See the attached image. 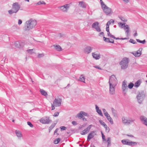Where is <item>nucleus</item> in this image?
I'll use <instances>...</instances> for the list:
<instances>
[{
	"label": "nucleus",
	"mask_w": 147,
	"mask_h": 147,
	"mask_svg": "<svg viewBox=\"0 0 147 147\" xmlns=\"http://www.w3.org/2000/svg\"><path fill=\"white\" fill-rule=\"evenodd\" d=\"M104 115L106 116V117L109 116V115L107 112H106L105 113H104Z\"/></svg>",
	"instance_id": "60"
},
{
	"label": "nucleus",
	"mask_w": 147,
	"mask_h": 147,
	"mask_svg": "<svg viewBox=\"0 0 147 147\" xmlns=\"http://www.w3.org/2000/svg\"><path fill=\"white\" fill-rule=\"evenodd\" d=\"M129 140L123 139L121 140V142L123 144L127 145L130 146H134L137 144V143L136 142L132 141L129 142Z\"/></svg>",
	"instance_id": "6"
},
{
	"label": "nucleus",
	"mask_w": 147,
	"mask_h": 147,
	"mask_svg": "<svg viewBox=\"0 0 147 147\" xmlns=\"http://www.w3.org/2000/svg\"><path fill=\"white\" fill-rule=\"evenodd\" d=\"M8 12L9 13V14L11 15L13 13H16V12H15V11H14L13 9L12 10H9L8 11Z\"/></svg>",
	"instance_id": "36"
},
{
	"label": "nucleus",
	"mask_w": 147,
	"mask_h": 147,
	"mask_svg": "<svg viewBox=\"0 0 147 147\" xmlns=\"http://www.w3.org/2000/svg\"><path fill=\"white\" fill-rule=\"evenodd\" d=\"M40 121L43 124H49L51 122V121L49 117H44L40 119Z\"/></svg>",
	"instance_id": "7"
},
{
	"label": "nucleus",
	"mask_w": 147,
	"mask_h": 147,
	"mask_svg": "<svg viewBox=\"0 0 147 147\" xmlns=\"http://www.w3.org/2000/svg\"><path fill=\"white\" fill-rule=\"evenodd\" d=\"M95 131H92L90 133L88 134L87 137V141H89L94 136L93 135Z\"/></svg>",
	"instance_id": "18"
},
{
	"label": "nucleus",
	"mask_w": 147,
	"mask_h": 147,
	"mask_svg": "<svg viewBox=\"0 0 147 147\" xmlns=\"http://www.w3.org/2000/svg\"><path fill=\"white\" fill-rule=\"evenodd\" d=\"M100 2L101 3V6L102 9L104 8V7H105V6H106L104 3L103 2L102 0H100Z\"/></svg>",
	"instance_id": "34"
},
{
	"label": "nucleus",
	"mask_w": 147,
	"mask_h": 147,
	"mask_svg": "<svg viewBox=\"0 0 147 147\" xmlns=\"http://www.w3.org/2000/svg\"><path fill=\"white\" fill-rule=\"evenodd\" d=\"M101 134H102V139L103 141H106V139L105 138V136L104 135V134H103V133L102 131H101Z\"/></svg>",
	"instance_id": "42"
},
{
	"label": "nucleus",
	"mask_w": 147,
	"mask_h": 147,
	"mask_svg": "<svg viewBox=\"0 0 147 147\" xmlns=\"http://www.w3.org/2000/svg\"><path fill=\"white\" fill-rule=\"evenodd\" d=\"M134 84L132 83H129L128 85V87L129 89H131L134 86Z\"/></svg>",
	"instance_id": "35"
},
{
	"label": "nucleus",
	"mask_w": 147,
	"mask_h": 147,
	"mask_svg": "<svg viewBox=\"0 0 147 147\" xmlns=\"http://www.w3.org/2000/svg\"><path fill=\"white\" fill-rule=\"evenodd\" d=\"M122 122L124 124H129L131 123L134 122L135 120L131 119H126L124 117L122 118Z\"/></svg>",
	"instance_id": "11"
},
{
	"label": "nucleus",
	"mask_w": 147,
	"mask_h": 147,
	"mask_svg": "<svg viewBox=\"0 0 147 147\" xmlns=\"http://www.w3.org/2000/svg\"><path fill=\"white\" fill-rule=\"evenodd\" d=\"M19 43L18 42H16L15 43V45L17 47H19Z\"/></svg>",
	"instance_id": "51"
},
{
	"label": "nucleus",
	"mask_w": 147,
	"mask_h": 147,
	"mask_svg": "<svg viewBox=\"0 0 147 147\" xmlns=\"http://www.w3.org/2000/svg\"><path fill=\"white\" fill-rule=\"evenodd\" d=\"M100 35H102L103 36H104V34L103 32H101L99 33V36H100Z\"/></svg>",
	"instance_id": "62"
},
{
	"label": "nucleus",
	"mask_w": 147,
	"mask_h": 147,
	"mask_svg": "<svg viewBox=\"0 0 147 147\" xmlns=\"http://www.w3.org/2000/svg\"><path fill=\"white\" fill-rule=\"evenodd\" d=\"M95 107L96 109L97 112L99 115L102 116H103L101 110L99 109V108L97 105H95Z\"/></svg>",
	"instance_id": "21"
},
{
	"label": "nucleus",
	"mask_w": 147,
	"mask_h": 147,
	"mask_svg": "<svg viewBox=\"0 0 147 147\" xmlns=\"http://www.w3.org/2000/svg\"><path fill=\"white\" fill-rule=\"evenodd\" d=\"M109 83V93L111 95H113L115 94V87L117 84V81L115 75H112L110 76Z\"/></svg>",
	"instance_id": "1"
},
{
	"label": "nucleus",
	"mask_w": 147,
	"mask_h": 147,
	"mask_svg": "<svg viewBox=\"0 0 147 147\" xmlns=\"http://www.w3.org/2000/svg\"><path fill=\"white\" fill-rule=\"evenodd\" d=\"M56 124L55 123H53L50 126L49 128V131L50 132L54 127Z\"/></svg>",
	"instance_id": "32"
},
{
	"label": "nucleus",
	"mask_w": 147,
	"mask_h": 147,
	"mask_svg": "<svg viewBox=\"0 0 147 147\" xmlns=\"http://www.w3.org/2000/svg\"><path fill=\"white\" fill-rule=\"evenodd\" d=\"M137 35H138V34H137V31L136 30L135 31V33L134 34V36H137Z\"/></svg>",
	"instance_id": "64"
},
{
	"label": "nucleus",
	"mask_w": 147,
	"mask_h": 147,
	"mask_svg": "<svg viewBox=\"0 0 147 147\" xmlns=\"http://www.w3.org/2000/svg\"><path fill=\"white\" fill-rule=\"evenodd\" d=\"M105 7L102 9L106 15L110 16L113 13L111 9L107 6H105Z\"/></svg>",
	"instance_id": "5"
},
{
	"label": "nucleus",
	"mask_w": 147,
	"mask_h": 147,
	"mask_svg": "<svg viewBox=\"0 0 147 147\" xmlns=\"http://www.w3.org/2000/svg\"><path fill=\"white\" fill-rule=\"evenodd\" d=\"M119 18L123 22H126L127 21V20L126 19H125L122 16H119Z\"/></svg>",
	"instance_id": "33"
},
{
	"label": "nucleus",
	"mask_w": 147,
	"mask_h": 147,
	"mask_svg": "<svg viewBox=\"0 0 147 147\" xmlns=\"http://www.w3.org/2000/svg\"><path fill=\"white\" fill-rule=\"evenodd\" d=\"M22 21L20 19L18 20V24L19 25H20L22 24Z\"/></svg>",
	"instance_id": "56"
},
{
	"label": "nucleus",
	"mask_w": 147,
	"mask_h": 147,
	"mask_svg": "<svg viewBox=\"0 0 147 147\" xmlns=\"http://www.w3.org/2000/svg\"><path fill=\"white\" fill-rule=\"evenodd\" d=\"M60 128L61 130H64L67 129V127L64 126H61L60 127Z\"/></svg>",
	"instance_id": "47"
},
{
	"label": "nucleus",
	"mask_w": 147,
	"mask_h": 147,
	"mask_svg": "<svg viewBox=\"0 0 147 147\" xmlns=\"http://www.w3.org/2000/svg\"><path fill=\"white\" fill-rule=\"evenodd\" d=\"M16 133L17 136L18 137H21L22 136V134L20 131L16 130Z\"/></svg>",
	"instance_id": "28"
},
{
	"label": "nucleus",
	"mask_w": 147,
	"mask_h": 147,
	"mask_svg": "<svg viewBox=\"0 0 147 147\" xmlns=\"http://www.w3.org/2000/svg\"><path fill=\"white\" fill-rule=\"evenodd\" d=\"M129 62V59L127 58H123L120 62L119 64L121 66V68L123 69H126L128 67V63Z\"/></svg>",
	"instance_id": "3"
},
{
	"label": "nucleus",
	"mask_w": 147,
	"mask_h": 147,
	"mask_svg": "<svg viewBox=\"0 0 147 147\" xmlns=\"http://www.w3.org/2000/svg\"><path fill=\"white\" fill-rule=\"evenodd\" d=\"M36 22L35 20H30L26 22V26L25 27V30H29L34 27L36 24Z\"/></svg>",
	"instance_id": "2"
},
{
	"label": "nucleus",
	"mask_w": 147,
	"mask_h": 147,
	"mask_svg": "<svg viewBox=\"0 0 147 147\" xmlns=\"http://www.w3.org/2000/svg\"><path fill=\"white\" fill-rule=\"evenodd\" d=\"M107 32V35H108V36H110V37L111 38H112V37H111V35H113L111 34H110V32L109 31V32Z\"/></svg>",
	"instance_id": "58"
},
{
	"label": "nucleus",
	"mask_w": 147,
	"mask_h": 147,
	"mask_svg": "<svg viewBox=\"0 0 147 147\" xmlns=\"http://www.w3.org/2000/svg\"><path fill=\"white\" fill-rule=\"evenodd\" d=\"M99 23L98 22H95L92 24V27L93 28L95 29L97 31L100 32L101 30L100 27L99 26Z\"/></svg>",
	"instance_id": "8"
},
{
	"label": "nucleus",
	"mask_w": 147,
	"mask_h": 147,
	"mask_svg": "<svg viewBox=\"0 0 147 147\" xmlns=\"http://www.w3.org/2000/svg\"><path fill=\"white\" fill-rule=\"evenodd\" d=\"M53 46L54 47L55 50L58 51H60L62 50L61 47L59 45H53Z\"/></svg>",
	"instance_id": "23"
},
{
	"label": "nucleus",
	"mask_w": 147,
	"mask_h": 147,
	"mask_svg": "<svg viewBox=\"0 0 147 147\" xmlns=\"http://www.w3.org/2000/svg\"><path fill=\"white\" fill-rule=\"evenodd\" d=\"M72 123L73 124V125H76L77 124V122L74 121H73L72 122Z\"/></svg>",
	"instance_id": "55"
},
{
	"label": "nucleus",
	"mask_w": 147,
	"mask_h": 147,
	"mask_svg": "<svg viewBox=\"0 0 147 147\" xmlns=\"http://www.w3.org/2000/svg\"><path fill=\"white\" fill-rule=\"evenodd\" d=\"M92 48L90 46H87L84 49V52L86 54H88L91 52Z\"/></svg>",
	"instance_id": "15"
},
{
	"label": "nucleus",
	"mask_w": 147,
	"mask_h": 147,
	"mask_svg": "<svg viewBox=\"0 0 147 147\" xmlns=\"http://www.w3.org/2000/svg\"><path fill=\"white\" fill-rule=\"evenodd\" d=\"M142 49L140 48L137 51H134L132 53V54L135 56L136 57H138L140 56L141 54V51H142Z\"/></svg>",
	"instance_id": "16"
},
{
	"label": "nucleus",
	"mask_w": 147,
	"mask_h": 147,
	"mask_svg": "<svg viewBox=\"0 0 147 147\" xmlns=\"http://www.w3.org/2000/svg\"><path fill=\"white\" fill-rule=\"evenodd\" d=\"M79 80L85 83V78L82 75L80 76L79 79Z\"/></svg>",
	"instance_id": "29"
},
{
	"label": "nucleus",
	"mask_w": 147,
	"mask_h": 147,
	"mask_svg": "<svg viewBox=\"0 0 147 147\" xmlns=\"http://www.w3.org/2000/svg\"><path fill=\"white\" fill-rule=\"evenodd\" d=\"M61 140L60 138H57L54 141V143L55 144H57Z\"/></svg>",
	"instance_id": "30"
},
{
	"label": "nucleus",
	"mask_w": 147,
	"mask_h": 147,
	"mask_svg": "<svg viewBox=\"0 0 147 147\" xmlns=\"http://www.w3.org/2000/svg\"><path fill=\"white\" fill-rule=\"evenodd\" d=\"M136 40L138 42H139L140 43H141L143 44H145L146 42V41L145 40H144L142 41L140 40L139 39H136Z\"/></svg>",
	"instance_id": "31"
},
{
	"label": "nucleus",
	"mask_w": 147,
	"mask_h": 147,
	"mask_svg": "<svg viewBox=\"0 0 147 147\" xmlns=\"http://www.w3.org/2000/svg\"><path fill=\"white\" fill-rule=\"evenodd\" d=\"M79 5L80 6L83 8H85L86 7V5L85 3L83 1H79L78 2Z\"/></svg>",
	"instance_id": "22"
},
{
	"label": "nucleus",
	"mask_w": 147,
	"mask_h": 147,
	"mask_svg": "<svg viewBox=\"0 0 147 147\" xmlns=\"http://www.w3.org/2000/svg\"><path fill=\"white\" fill-rule=\"evenodd\" d=\"M45 3L43 1H40L37 3V4L38 5H40L41 4H45Z\"/></svg>",
	"instance_id": "43"
},
{
	"label": "nucleus",
	"mask_w": 147,
	"mask_h": 147,
	"mask_svg": "<svg viewBox=\"0 0 147 147\" xmlns=\"http://www.w3.org/2000/svg\"><path fill=\"white\" fill-rule=\"evenodd\" d=\"M129 42L133 43V44H136L137 42L133 39H131L129 40Z\"/></svg>",
	"instance_id": "38"
},
{
	"label": "nucleus",
	"mask_w": 147,
	"mask_h": 147,
	"mask_svg": "<svg viewBox=\"0 0 147 147\" xmlns=\"http://www.w3.org/2000/svg\"><path fill=\"white\" fill-rule=\"evenodd\" d=\"M27 124L31 127H33V125L31 123L30 121L27 122Z\"/></svg>",
	"instance_id": "45"
},
{
	"label": "nucleus",
	"mask_w": 147,
	"mask_h": 147,
	"mask_svg": "<svg viewBox=\"0 0 147 147\" xmlns=\"http://www.w3.org/2000/svg\"><path fill=\"white\" fill-rule=\"evenodd\" d=\"M92 126V125H89L87 128L81 131L80 134L82 135H84L87 134L90 131L91 128Z\"/></svg>",
	"instance_id": "13"
},
{
	"label": "nucleus",
	"mask_w": 147,
	"mask_h": 147,
	"mask_svg": "<svg viewBox=\"0 0 147 147\" xmlns=\"http://www.w3.org/2000/svg\"><path fill=\"white\" fill-rule=\"evenodd\" d=\"M129 26H128V25H124V29H125H125H129Z\"/></svg>",
	"instance_id": "48"
},
{
	"label": "nucleus",
	"mask_w": 147,
	"mask_h": 147,
	"mask_svg": "<svg viewBox=\"0 0 147 147\" xmlns=\"http://www.w3.org/2000/svg\"><path fill=\"white\" fill-rule=\"evenodd\" d=\"M108 43H113L114 42V40L113 39H111V40H108Z\"/></svg>",
	"instance_id": "52"
},
{
	"label": "nucleus",
	"mask_w": 147,
	"mask_h": 147,
	"mask_svg": "<svg viewBox=\"0 0 147 147\" xmlns=\"http://www.w3.org/2000/svg\"><path fill=\"white\" fill-rule=\"evenodd\" d=\"M92 54L93 57L96 59H98L100 58V54H97L94 53H92Z\"/></svg>",
	"instance_id": "20"
},
{
	"label": "nucleus",
	"mask_w": 147,
	"mask_h": 147,
	"mask_svg": "<svg viewBox=\"0 0 147 147\" xmlns=\"http://www.w3.org/2000/svg\"><path fill=\"white\" fill-rule=\"evenodd\" d=\"M69 4H66L63 6L59 7H58V8L62 11L66 12L69 9Z\"/></svg>",
	"instance_id": "9"
},
{
	"label": "nucleus",
	"mask_w": 147,
	"mask_h": 147,
	"mask_svg": "<svg viewBox=\"0 0 147 147\" xmlns=\"http://www.w3.org/2000/svg\"><path fill=\"white\" fill-rule=\"evenodd\" d=\"M12 9L17 13L20 8V5L17 2L14 3L12 4Z\"/></svg>",
	"instance_id": "10"
},
{
	"label": "nucleus",
	"mask_w": 147,
	"mask_h": 147,
	"mask_svg": "<svg viewBox=\"0 0 147 147\" xmlns=\"http://www.w3.org/2000/svg\"><path fill=\"white\" fill-rule=\"evenodd\" d=\"M111 37H112V38H114V39H116V40H120V38H116L115 37L114 35H111Z\"/></svg>",
	"instance_id": "50"
},
{
	"label": "nucleus",
	"mask_w": 147,
	"mask_h": 147,
	"mask_svg": "<svg viewBox=\"0 0 147 147\" xmlns=\"http://www.w3.org/2000/svg\"><path fill=\"white\" fill-rule=\"evenodd\" d=\"M126 3H128L129 2L130 0H123Z\"/></svg>",
	"instance_id": "59"
},
{
	"label": "nucleus",
	"mask_w": 147,
	"mask_h": 147,
	"mask_svg": "<svg viewBox=\"0 0 147 147\" xmlns=\"http://www.w3.org/2000/svg\"><path fill=\"white\" fill-rule=\"evenodd\" d=\"M59 113L58 112H57L54 113V115H53V116L54 117H57L59 115Z\"/></svg>",
	"instance_id": "46"
},
{
	"label": "nucleus",
	"mask_w": 147,
	"mask_h": 147,
	"mask_svg": "<svg viewBox=\"0 0 147 147\" xmlns=\"http://www.w3.org/2000/svg\"><path fill=\"white\" fill-rule=\"evenodd\" d=\"M107 147H109L111 146V139L110 137H108L107 139Z\"/></svg>",
	"instance_id": "24"
},
{
	"label": "nucleus",
	"mask_w": 147,
	"mask_h": 147,
	"mask_svg": "<svg viewBox=\"0 0 147 147\" xmlns=\"http://www.w3.org/2000/svg\"><path fill=\"white\" fill-rule=\"evenodd\" d=\"M107 119L110 122L111 124H113V122L112 118L111 117L110 115H109V116L106 117Z\"/></svg>",
	"instance_id": "26"
},
{
	"label": "nucleus",
	"mask_w": 147,
	"mask_h": 147,
	"mask_svg": "<svg viewBox=\"0 0 147 147\" xmlns=\"http://www.w3.org/2000/svg\"><path fill=\"white\" fill-rule=\"evenodd\" d=\"M61 100L60 98L57 99L55 98L53 102V104L56 107H60L61 105Z\"/></svg>",
	"instance_id": "12"
},
{
	"label": "nucleus",
	"mask_w": 147,
	"mask_h": 147,
	"mask_svg": "<svg viewBox=\"0 0 147 147\" xmlns=\"http://www.w3.org/2000/svg\"><path fill=\"white\" fill-rule=\"evenodd\" d=\"M109 22H110L111 24V23L113 24L114 22V21L113 19H111L110 21H109Z\"/></svg>",
	"instance_id": "61"
},
{
	"label": "nucleus",
	"mask_w": 147,
	"mask_h": 147,
	"mask_svg": "<svg viewBox=\"0 0 147 147\" xmlns=\"http://www.w3.org/2000/svg\"><path fill=\"white\" fill-rule=\"evenodd\" d=\"M140 119L143 123L147 126V118L144 116H141L140 117Z\"/></svg>",
	"instance_id": "14"
},
{
	"label": "nucleus",
	"mask_w": 147,
	"mask_h": 147,
	"mask_svg": "<svg viewBox=\"0 0 147 147\" xmlns=\"http://www.w3.org/2000/svg\"><path fill=\"white\" fill-rule=\"evenodd\" d=\"M32 51H33V49H28L27 50V51L28 53L30 54H31L32 53Z\"/></svg>",
	"instance_id": "49"
},
{
	"label": "nucleus",
	"mask_w": 147,
	"mask_h": 147,
	"mask_svg": "<svg viewBox=\"0 0 147 147\" xmlns=\"http://www.w3.org/2000/svg\"><path fill=\"white\" fill-rule=\"evenodd\" d=\"M104 127L106 131L107 132H109L110 130L109 127H107V125H105Z\"/></svg>",
	"instance_id": "39"
},
{
	"label": "nucleus",
	"mask_w": 147,
	"mask_h": 147,
	"mask_svg": "<svg viewBox=\"0 0 147 147\" xmlns=\"http://www.w3.org/2000/svg\"><path fill=\"white\" fill-rule=\"evenodd\" d=\"M99 122L100 124L102 125L104 127L105 126V125H107L103 121L100 120H99Z\"/></svg>",
	"instance_id": "37"
},
{
	"label": "nucleus",
	"mask_w": 147,
	"mask_h": 147,
	"mask_svg": "<svg viewBox=\"0 0 147 147\" xmlns=\"http://www.w3.org/2000/svg\"><path fill=\"white\" fill-rule=\"evenodd\" d=\"M44 56V55L42 54H39L38 55V57L39 58H40Z\"/></svg>",
	"instance_id": "53"
},
{
	"label": "nucleus",
	"mask_w": 147,
	"mask_h": 147,
	"mask_svg": "<svg viewBox=\"0 0 147 147\" xmlns=\"http://www.w3.org/2000/svg\"><path fill=\"white\" fill-rule=\"evenodd\" d=\"M83 115L85 116H87V113L84 112V111H81L76 116V117H78L80 119H81L82 117H84Z\"/></svg>",
	"instance_id": "17"
},
{
	"label": "nucleus",
	"mask_w": 147,
	"mask_h": 147,
	"mask_svg": "<svg viewBox=\"0 0 147 147\" xmlns=\"http://www.w3.org/2000/svg\"><path fill=\"white\" fill-rule=\"evenodd\" d=\"M118 24L121 28H122L124 27V26L125 25V23L122 24L121 22L119 23Z\"/></svg>",
	"instance_id": "40"
},
{
	"label": "nucleus",
	"mask_w": 147,
	"mask_h": 147,
	"mask_svg": "<svg viewBox=\"0 0 147 147\" xmlns=\"http://www.w3.org/2000/svg\"><path fill=\"white\" fill-rule=\"evenodd\" d=\"M145 98V95L143 92H140L137 96V98L138 102L141 104Z\"/></svg>",
	"instance_id": "4"
},
{
	"label": "nucleus",
	"mask_w": 147,
	"mask_h": 147,
	"mask_svg": "<svg viewBox=\"0 0 147 147\" xmlns=\"http://www.w3.org/2000/svg\"><path fill=\"white\" fill-rule=\"evenodd\" d=\"M94 67L100 70H102V69L98 66H94Z\"/></svg>",
	"instance_id": "54"
},
{
	"label": "nucleus",
	"mask_w": 147,
	"mask_h": 147,
	"mask_svg": "<svg viewBox=\"0 0 147 147\" xmlns=\"http://www.w3.org/2000/svg\"><path fill=\"white\" fill-rule=\"evenodd\" d=\"M40 92L41 94L44 96H46L47 95V92L43 90L40 89Z\"/></svg>",
	"instance_id": "27"
},
{
	"label": "nucleus",
	"mask_w": 147,
	"mask_h": 147,
	"mask_svg": "<svg viewBox=\"0 0 147 147\" xmlns=\"http://www.w3.org/2000/svg\"><path fill=\"white\" fill-rule=\"evenodd\" d=\"M111 110L113 115H114V116H116L117 115V114L116 113V111H115V110L113 108H111Z\"/></svg>",
	"instance_id": "41"
},
{
	"label": "nucleus",
	"mask_w": 147,
	"mask_h": 147,
	"mask_svg": "<svg viewBox=\"0 0 147 147\" xmlns=\"http://www.w3.org/2000/svg\"><path fill=\"white\" fill-rule=\"evenodd\" d=\"M127 85L126 82L125 81H123L122 82V89L123 91H125L126 89H128Z\"/></svg>",
	"instance_id": "19"
},
{
	"label": "nucleus",
	"mask_w": 147,
	"mask_h": 147,
	"mask_svg": "<svg viewBox=\"0 0 147 147\" xmlns=\"http://www.w3.org/2000/svg\"><path fill=\"white\" fill-rule=\"evenodd\" d=\"M129 29H127L125 31V33H126L127 34H128V33H129Z\"/></svg>",
	"instance_id": "57"
},
{
	"label": "nucleus",
	"mask_w": 147,
	"mask_h": 147,
	"mask_svg": "<svg viewBox=\"0 0 147 147\" xmlns=\"http://www.w3.org/2000/svg\"><path fill=\"white\" fill-rule=\"evenodd\" d=\"M141 83V81L140 80H138L134 84V86L135 87H139L140 86Z\"/></svg>",
	"instance_id": "25"
},
{
	"label": "nucleus",
	"mask_w": 147,
	"mask_h": 147,
	"mask_svg": "<svg viewBox=\"0 0 147 147\" xmlns=\"http://www.w3.org/2000/svg\"><path fill=\"white\" fill-rule=\"evenodd\" d=\"M58 130H59V129L58 128H57L55 129V131H54V134H55V133H57V131H58Z\"/></svg>",
	"instance_id": "63"
},
{
	"label": "nucleus",
	"mask_w": 147,
	"mask_h": 147,
	"mask_svg": "<svg viewBox=\"0 0 147 147\" xmlns=\"http://www.w3.org/2000/svg\"><path fill=\"white\" fill-rule=\"evenodd\" d=\"M103 38L105 42L108 43V40H110L109 38H107L105 36H103Z\"/></svg>",
	"instance_id": "44"
}]
</instances>
